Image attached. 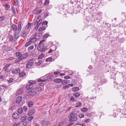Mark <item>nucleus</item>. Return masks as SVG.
Returning a JSON list of instances; mask_svg holds the SVG:
<instances>
[{
  "label": "nucleus",
  "mask_w": 126,
  "mask_h": 126,
  "mask_svg": "<svg viewBox=\"0 0 126 126\" xmlns=\"http://www.w3.org/2000/svg\"><path fill=\"white\" fill-rule=\"evenodd\" d=\"M102 76H101L100 75L97 76L93 80H95V83L93 85L95 87H97L98 86L102 85Z\"/></svg>",
  "instance_id": "f257e3e1"
},
{
  "label": "nucleus",
  "mask_w": 126,
  "mask_h": 126,
  "mask_svg": "<svg viewBox=\"0 0 126 126\" xmlns=\"http://www.w3.org/2000/svg\"><path fill=\"white\" fill-rule=\"evenodd\" d=\"M77 114L76 113H72L68 117L69 118V121L74 122L76 121L77 118Z\"/></svg>",
  "instance_id": "f03ea898"
},
{
  "label": "nucleus",
  "mask_w": 126,
  "mask_h": 126,
  "mask_svg": "<svg viewBox=\"0 0 126 126\" xmlns=\"http://www.w3.org/2000/svg\"><path fill=\"white\" fill-rule=\"evenodd\" d=\"M36 82L33 80H31L29 81V85H27L26 88L27 90H30L33 87L34 85L36 83Z\"/></svg>",
  "instance_id": "7ed1b4c3"
},
{
  "label": "nucleus",
  "mask_w": 126,
  "mask_h": 126,
  "mask_svg": "<svg viewBox=\"0 0 126 126\" xmlns=\"http://www.w3.org/2000/svg\"><path fill=\"white\" fill-rule=\"evenodd\" d=\"M44 44H40V43H39L37 48L38 50L40 51L41 53H43L47 49L45 48H44Z\"/></svg>",
  "instance_id": "20e7f679"
},
{
  "label": "nucleus",
  "mask_w": 126,
  "mask_h": 126,
  "mask_svg": "<svg viewBox=\"0 0 126 126\" xmlns=\"http://www.w3.org/2000/svg\"><path fill=\"white\" fill-rule=\"evenodd\" d=\"M54 76L53 75L52 73H50L48 75L45 76L44 78L45 79V81H49L51 80V79Z\"/></svg>",
  "instance_id": "39448f33"
},
{
  "label": "nucleus",
  "mask_w": 126,
  "mask_h": 126,
  "mask_svg": "<svg viewBox=\"0 0 126 126\" xmlns=\"http://www.w3.org/2000/svg\"><path fill=\"white\" fill-rule=\"evenodd\" d=\"M28 54L27 53H25L23 54H22L18 58L21 61L25 58H26L28 56Z\"/></svg>",
  "instance_id": "423d86ee"
},
{
  "label": "nucleus",
  "mask_w": 126,
  "mask_h": 126,
  "mask_svg": "<svg viewBox=\"0 0 126 126\" xmlns=\"http://www.w3.org/2000/svg\"><path fill=\"white\" fill-rule=\"evenodd\" d=\"M33 64V63L31 61H28V63L26 65V68L27 69L30 68Z\"/></svg>",
  "instance_id": "0eeeda50"
},
{
  "label": "nucleus",
  "mask_w": 126,
  "mask_h": 126,
  "mask_svg": "<svg viewBox=\"0 0 126 126\" xmlns=\"http://www.w3.org/2000/svg\"><path fill=\"white\" fill-rule=\"evenodd\" d=\"M29 94L31 96H33L36 95L37 93L35 91L34 88H33L32 89L31 91L30 92Z\"/></svg>",
  "instance_id": "6e6552de"
},
{
  "label": "nucleus",
  "mask_w": 126,
  "mask_h": 126,
  "mask_svg": "<svg viewBox=\"0 0 126 126\" xmlns=\"http://www.w3.org/2000/svg\"><path fill=\"white\" fill-rule=\"evenodd\" d=\"M66 121H64L60 122L57 123L56 126H60L64 124H66Z\"/></svg>",
  "instance_id": "1a4fd4ad"
},
{
  "label": "nucleus",
  "mask_w": 126,
  "mask_h": 126,
  "mask_svg": "<svg viewBox=\"0 0 126 126\" xmlns=\"http://www.w3.org/2000/svg\"><path fill=\"white\" fill-rule=\"evenodd\" d=\"M22 100V97L21 96H18L16 99V103H19Z\"/></svg>",
  "instance_id": "9d476101"
},
{
  "label": "nucleus",
  "mask_w": 126,
  "mask_h": 126,
  "mask_svg": "<svg viewBox=\"0 0 126 126\" xmlns=\"http://www.w3.org/2000/svg\"><path fill=\"white\" fill-rule=\"evenodd\" d=\"M11 64V63L9 64L6 65L3 68V69L5 72H8L9 70L8 69V68Z\"/></svg>",
  "instance_id": "9b49d317"
},
{
  "label": "nucleus",
  "mask_w": 126,
  "mask_h": 126,
  "mask_svg": "<svg viewBox=\"0 0 126 126\" xmlns=\"http://www.w3.org/2000/svg\"><path fill=\"white\" fill-rule=\"evenodd\" d=\"M20 71V69L19 68H18L13 70L12 73L14 74H17L19 73Z\"/></svg>",
  "instance_id": "f8f14e48"
},
{
  "label": "nucleus",
  "mask_w": 126,
  "mask_h": 126,
  "mask_svg": "<svg viewBox=\"0 0 126 126\" xmlns=\"http://www.w3.org/2000/svg\"><path fill=\"white\" fill-rule=\"evenodd\" d=\"M19 115L17 113L15 112L13 114L12 117L14 119H17L19 118Z\"/></svg>",
  "instance_id": "ddd939ff"
},
{
  "label": "nucleus",
  "mask_w": 126,
  "mask_h": 126,
  "mask_svg": "<svg viewBox=\"0 0 126 126\" xmlns=\"http://www.w3.org/2000/svg\"><path fill=\"white\" fill-rule=\"evenodd\" d=\"M21 25V21H19L18 22V32L19 33H20V31L22 29Z\"/></svg>",
  "instance_id": "4468645a"
},
{
  "label": "nucleus",
  "mask_w": 126,
  "mask_h": 126,
  "mask_svg": "<svg viewBox=\"0 0 126 126\" xmlns=\"http://www.w3.org/2000/svg\"><path fill=\"white\" fill-rule=\"evenodd\" d=\"M35 110L33 109L29 110L28 112V115L29 116H31L35 112Z\"/></svg>",
  "instance_id": "2eb2a0df"
},
{
  "label": "nucleus",
  "mask_w": 126,
  "mask_h": 126,
  "mask_svg": "<svg viewBox=\"0 0 126 126\" xmlns=\"http://www.w3.org/2000/svg\"><path fill=\"white\" fill-rule=\"evenodd\" d=\"M42 35V32H41V33H39L38 34H37V33H35L33 35V37H37V38L38 37H39V39H40V38Z\"/></svg>",
  "instance_id": "dca6fc26"
},
{
  "label": "nucleus",
  "mask_w": 126,
  "mask_h": 126,
  "mask_svg": "<svg viewBox=\"0 0 126 126\" xmlns=\"http://www.w3.org/2000/svg\"><path fill=\"white\" fill-rule=\"evenodd\" d=\"M12 28L14 31L16 32L17 30V27L16 25L14 24H12Z\"/></svg>",
  "instance_id": "f3484780"
},
{
  "label": "nucleus",
  "mask_w": 126,
  "mask_h": 126,
  "mask_svg": "<svg viewBox=\"0 0 126 126\" xmlns=\"http://www.w3.org/2000/svg\"><path fill=\"white\" fill-rule=\"evenodd\" d=\"M23 89H20L17 91L16 93V94L17 95L21 94L23 93Z\"/></svg>",
  "instance_id": "a211bd4d"
},
{
  "label": "nucleus",
  "mask_w": 126,
  "mask_h": 126,
  "mask_svg": "<svg viewBox=\"0 0 126 126\" xmlns=\"http://www.w3.org/2000/svg\"><path fill=\"white\" fill-rule=\"evenodd\" d=\"M39 38H38L37 37L35 38V37H34L32 38L29 39L31 40V42H36L37 39L39 40Z\"/></svg>",
  "instance_id": "6ab92c4d"
},
{
  "label": "nucleus",
  "mask_w": 126,
  "mask_h": 126,
  "mask_svg": "<svg viewBox=\"0 0 126 126\" xmlns=\"http://www.w3.org/2000/svg\"><path fill=\"white\" fill-rule=\"evenodd\" d=\"M70 81L69 80H64L62 81V83L63 85H65L67 84L70 82Z\"/></svg>",
  "instance_id": "aec40b11"
},
{
  "label": "nucleus",
  "mask_w": 126,
  "mask_h": 126,
  "mask_svg": "<svg viewBox=\"0 0 126 126\" xmlns=\"http://www.w3.org/2000/svg\"><path fill=\"white\" fill-rule=\"evenodd\" d=\"M41 124L42 126H44L45 125H48L50 124V123L49 122L47 121H43L41 122Z\"/></svg>",
  "instance_id": "412c9836"
},
{
  "label": "nucleus",
  "mask_w": 126,
  "mask_h": 126,
  "mask_svg": "<svg viewBox=\"0 0 126 126\" xmlns=\"http://www.w3.org/2000/svg\"><path fill=\"white\" fill-rule=\"evenodd\" d=\"M34 89H35V91H36L37 92L41 91L42 90V88L40 87H38L36 88H34Z\"/></svg>",
  "instance_id": "4be33fe9"
},
{
  "label": "nucleus",
  "mask_w": 126,
  "mask_h": 126,
  "mask_svg": "<svg viewBox=\"0 0 126 126\" xmlns=\"http://www.w3.org/2000/svg\"><path fill=\"white\" fill-rule=\"evenodd\" d=\"M34 104L33 102L31 101H29L28 103V106L29 107H31Z\"/></svg>",
  "instance_id": "5701e85b"
},
{
  "label": "nucleus",
  "mask_w": 126,
  "mask_h": 126,
  "mask_svg": "<svg viewBox=\"0 0 126 126\" xmlns=\"http://www.w3.org/2000/svg\"><path fill=\"white\" fill-rule=\"evenodd\" d=\"M21 35L23 37H25L26 35V31L25 30H23L22 32Z\"/></svg>",
  "instance_id": "b1692460"
},
{
  "label": "nucleus",
  "mask_w": 126,
  "mask_h": 126,
  "mask_svg": "<svg viewBox=\"0 0 126 126\" xmlns=\"http://www.w3.org/2000/svg\"><path fill=\"white\" fill-rule=\"evenodd\" d=\"M32 24L29 22L28 24L25 27V29L26 30H28L31 26Z\"/></svg>",
  "instance_id": "393cba45"
},
{
  "label": "nucleus",
  "mask_w": 126,
  "mask_h": 126,
  "mask_svg": "<svg viewBox=\"0 0 126 126\" xmlns=\"http://www.w3.org/2000/svg\"><path fill=\"white\" fill-rule=\"evenodd\" d=\"M26 75V73L24 71H22L19 74V76L20 77H22Z\"/></svg>",
  "instance_id": "a878e982"
},
{
  "label": "nucleus",
  "mask_w": 126,
  "mask_h": 126,
  "mask_svg": "<svg viewBox=\"0 0 126 126\" xmlns=\"http://www.w3.org/2000/svg\"><path fill=\"white\" fill-rule=\"evenodd\" d=\"M62 79H56L54 80V81L55 82L60 83L62 82Z\"/></svg>",
  "instance_id": "bb28decb"
},
{
  "label": "nucleus",
  "mask_w": 126,
  "mask_h": 126,
  "mask_svg": "<svg viewBox=\"0 0 126 126\" xmlns=\"http://www.w3.org/2000/svg\"><path fill=\"white\" fill-rule=\"evenodd\" d=\"M81 103L80 102L78 101L76 103V106L75 107L77 108L80 107L81 106Z\"/></svg>",
  "instance_id": "cd10ccee"
},
{
  "label": "nucleus",
  "mask_w": 126,
  "mask_h": 126,
  "mask_svg": "<svg viewBox=\"0 0 126 126\" xmlns=\"http://www.w3.org/2000/svg\"><path fill=\"white\" fill-rule=\"evenodd\" d=\"M79 90V88L78 87H73L72 88V91L74 92H76Z\"/></svg>",
  "instance_id": "c85d7f7f"
},
{
  "label": "nucleus",
  "mask_w": 126,
  "mask_h": 126,
  "mask_svg": "<svg viewBox=\"0 0 126 126\" xmlns=\"http://www.w3.org/2000/svg\"><path fill=\"white\" fill-rule=\"evenodd\" d=\"M19 114H21L23 112V109L22 108H20L18 109L17 110Z\"/></svg>",
  "instance_id": "c756f323"
},
{
  "label": "nucleus",
  "mask_w": 126,
  "mask_h": 126,
  "mask_svg": "<svg viewBox=\"0 0 126 126\" xmlns=\"http://www.w3.org/2000/svg\"><path fill=\"white\" fill-rule=\"evenodd\" d=\"M81 111L83 112H85L88 111V109L85 108H83L81 109Z\"/></svg>",
  "instance_id": "7c9ffc66"
},
{
  "label": "nucleus",
  "mask_w": 126,
  "mask_h": 126,
  "mask_svg": "<svg viewBox=\"0 0 126 126\" xmlns=\"http://www.w3.org/2000/svg\"><path fill=\"white\" fill-rule=\"evenodd\" d=\"M9 36L10 41L11 42H12L14 40L13 37L11 35H9Z\"/></svg>",
  "instance_id": "2f4dec72"
},
{
  "label": "nucleus",
  "mask_w": 126,
  "mask_h": 126,
  "mask_svg": "<svg viewBox=\"0 0 126 126\" xmlns=\"http://www.w3.org/2000/svg\"><path fill=\"white\" fill-rule=\"evenodd\" d=\"M46 29L45 28L44 26H42L38 30L39 32H41L42 31H44Z\"/></svg>",
  "instance_id": "473e14b6"
},
{
  "label": "nucleus",
  "mask_w": 126,
  "mask_h": 126,
  "mask_svg": "<svg viewBox=\"0 0 126 126\" xmlns=\"http://www.w3.org/2000/svg\"><path fill=\"white\" fill-rule=\"evenodd\" d=\"M13 78L11 77L9 78V79L7 80V81L9 83H10L13 82Z\"/></svg>",
  "instance_id": "72a5a7b5"
},
{
  "label": "nucleus",
  "mask_w": 126,
  "mask_h": 126,
  "mask_svg": "<svg viewBox=\"0 0 126 126\" xmlns=\"http://www.w3.org/2000/svg\"><path fill=\"white\" fill-rule=\"evenodd\" d=\"M45 56V55L44 54H41L38 57V59H40L44 57Z\"/></svg>",
  "instance_id": "f704fd0d"
},
{
  "label": "nucleus",
  "mask_w": 126,
  "mask_h": 126,
  "mask_svg": "<svg viewBox=\"0 0 126 126\" xmlns=\"http://www.w3.org/2000/svg\"><path fill=\"white\" fill-rule=\"evenodd\" d=\"M21 53L20 52H16L15 53V55L17 58H18L21 55Z\"/></svg>",
  "instance_id": "c9c22d12"
},
{
  "label": "nucleus",
  "mask_w": 126,
  "mask_h": 126,
  "mask_svg": "<svg viewBox=\"0 0 126 126\" xmlns=\"http://www.w3.org/2000/svg\"><path fill=\"white\" fill-rule=\"evenodd\" d=\"M14 36L15 39H18V36L17 32H15L14 33Z\"/></svg>",
  "instance_id": "e433bc0d"
},
{
  "label": "nucleus",
  "mask_w": 126,
  "mask_h": 126,
  "mask_svg": "<svg viewBox=\"0 0 126 126\" xmlns=\"http://www.w3.org/2000/svg\"><path fill=\"white\" fill-rule=\"evenodd\" d=\"M29 98V95L27 94L24 95L23 96V98L25 99L26 100Z\"/></svg>",
  "instance_id": "4c0bfd02"
},
{
  "label": "nucleus",
  "mask_w": 126,
  "mask_h": 126,
  "mask_svg": "<svg viewBox=\"0 0 126 126\" xmlns=\"http://www.w3.org/2000/svg\"><path fill=\"white\" fill-rule=\"evenodd\" d=\"M80 95L79 92H77L75 94H74V95L75 96V97H79Z\"/></svg>",
  "instance_id": "58836bf2"
},
{
  "label": "nucleus",
  "mask_w": 126,
  "mask_h": 126,
  "mask_svg": "<svg viewBox=\"0 0 126 126\" xmlns=\"http://www.w3.org/2000/svg\"><path fill=\"white\" fill-rule=\"evenodd\" d=\"M42 62V60H40L38 62L36 63V65H38L41 64Z\"/></svg>",
  "instance_id": "ea45409f"
},
{
  "label": "nucleus",
  "mask_w": 126,
  "mask_h": 126,
  "mask_svg": "<svg viewBox=\"0 0 126 126\" xmlns=\"http://www.w3.org/2000/svg\"><path fill=\"white\" fill-rule=\"evenodd\" d=\"M31 40L29 39V41L27 43L25 44V46L26 47H27L28 46L30 45L31 43Z\"/></svg>",
  "instance_id": "a19ab883"
},
{
  "label": "nucleus",
  "mask_w": 126,
  "mask_h": 126,
  "mask_svg": "<svg viewBox=\"0 0 126 126\" xmlns=\"http://www.w3.org/2000/svg\"><path fill=\"white\" fill-rule=\"evenodd\" d=\"M84 115L83 113H81L78 115V116L80 118H82L84 117Z\"/></svg>",
  "instance_id": "79ce46f5"
},
{
  "label": "nucleus",
  "mask_w": 126,
  "mask_h": 126,
  "mask_svg": "<svg viewBox=\"0 0 126 126\" xmlns=\"http://www.w3.org/2000/svg\"><path fill=\"white\" fill-rule=\"evenodd\" d=\"M95 14L97 15L100 16L102 14V13L100 11H97L95 13Z\"/></svg>",
  "instance_id": "37998d69"
},
{
  "label": "nucleus",
  "mask_w": 126,
  "mask_h": 126,
  "mask_svg": "<svg viewBox=\"0 0 126 126\" xmlns=\"http://www.w3.org/2000/svg\"><path fill=\"white\" fill-rule=\"evenodd\" d=\"M11 9L14 14L15 15L16 14V13L15 7H12Z\"/></svg>",
  "instance_id": "c03bdc74"
},
{
  "label": "nucleus",
  "mask_w": 126,
  "mask_h": 126,
  "mask_svg": "<svg viewBox=\"0 0 126 126\" xmlns=\"http://www.w3.org/2000/svg\"><path fill=\"white\" fill-rule=\"evenodd\" d=\"M49 36V35L48 34H45L43 37V38L45 39L48 37Z\"/></svg>",
  "instance_id": "a18cd8bd"
},
{
  "label": "nucleus",
  "mask_w": 126,
  "mask_h": 126,
  "mask_svg": "<svg viewBox=\"0 0 126 126\" xmlns=\"http://www.w3.org/2000/svg\"><path fill=\"white\" fill-rule=\"evenodd\" d=\"M107 81L106 79H104V77H102V84L104 83H106Z\"/></svg>",
  "instance_id": "49530a36"
},
{
  "label": "nucleus",
  "mask_w": 126,
  "mask_h": 126,
  "mask_svg": "<svg viewBox=\"0 0 126 126\" xmlns=\"http://www.w3.org/2000/svg\"><path fill=\"white\" fill-rule=\"evenodd\" d=\"M52 58L51 57L49 58H48L46 60V62H48L52 60Z\"/></svg>",
  "instance_id": "de8ad7c7"
},
{
  "label": "nucleus",
  "mask_w": 126,
  "mask_h": 126,
  "mask_svg": "<svg viewBox=\"0 0 126 126\" xmlns=\"http://www.w3.org/2000/svg\"><path fill=\"white\" fill-rule=\"evenodd\" d=\"M14 1L15 4V5L16 6H17L18 4L17 0H14Z\"/></svg>",
  "instance_id": "09e8293b"
},
{
  "label": "nucleus",
  "mask_w": 126,
  "mask_h": 126,
  "mask_svg": "<svg viewBox=\"0 0 126 126\" xmlns=\"http://www.w3.org/2000/svg\"><path fill=\"white\" fill-rule=\"evenodd\" d=\"M33 48H34V46H32L29 47V48L28 49V50H30V51L31 50H32V49H33Z\"/></svg>",
  "instance_id": "8fccbe9b"
},
{
  "label": "nucleus",
  "mask_w": 126,
  "mask_h": 126,
  "mask_svg": "<svg viewBox=\"0 0 126 126\" xmlns=\"http://www.w3.org/2000/svg\"><path fill=\"white\" fill-rule=\"evenodd\" d=\"M49 2L47 0H46L45 1L44 5H47L49 4Z\"/></svg>",
  "instance_id": "3c124183"
},
{
  "label": "nucleus",
  "mask_w": 126,
  "mask_h": 126,
  "mask_svg": "<svg viewBox=\"0 0 126 126\" xmlns=\"http://www.w3.org/2000/svg\"><path fill=\"white\" fill-rule=\"evenodd\" d=\"M5 17L4 16H2L0 17V22L2 21L5 19Z\"/></svg>",
  "instance_id": "603ef678"
},
{
  "label": "nucleus",
  "mask_w": 126,
  "mask_h": 126,
  "mask_svg": "<svg viewBox=\"0 0 126 126\" xmlns=\"http://www.w3.org/2000/svg\"><path fill=\"white\" fill-rule=\"evenodd\" d=\"M15 58L13 57H12L9 58L7 59V60L8 61H13L14 59H15Z\"/></svg>",
  "instance_id": "864d4df0"
},
{
  "label": "nucleus",
  "mask_w": 126,
  "mask_h": 126,
  "mask_svg": "<svg viewBox=\"0 0 126 126\" xmlns=\"http://www.w3.org/2000/svg\"><path fill=\"white\" fill-rule=\"evenodd\" d=\"M48 23V22L47 21H44V22L42 23V25H47Z\"/></svg>",
  "instance_id": "5fc2aeb1"
},
{
  "label": "nucleus",
  "mask_w": 126,
  "mask_h": 126,
  "mask_svg": "<svg viewBox=\"0 0 126 126\" xmlns=\"http://www.w3.org/2000/svg\"><path fill=\"white\" fill-rule=\"evenodd\" d=\"M60 72L58 71H55L54 72V74L56 75L57 76L60 73Z\"/></svg>",
  "instance_id": "6e6d98bb"
},
{
  "label": "nucleus",
  "mask_w": 126,
  "mask_h": 126,
  "mask_svg": "<svg viewBox=\"0 0 126 126\" xmlns=\"http://www.w3.org/2000/svg\"><path fill=\"white\" fill-rule=\"evenodd\" d=\"M23 109L25 111H27L28 110L27 107L26 106H24L23 107Z\"/></svg>",
  "instance_id": "4d7b16f0"
},
{
  "label": "nucleus",
  "mask_w": 126,
  "mask_h": 126,
  "mask_svg": "<svg viewBox=\"0 0 126 126\" xmlns=\"http://www.w3.org/2000/svg\"><path fill=\"white\" fill-rule=\"evenodd\" d=\"M70 100L71 101L73 102H74L75 101V100L74 98V97L73 96H72L70 98Z\"/></svg>",
  "instance_id": "13d9d810"
},
{
  "label": "nucleus",
  "mask_w": 126,
  "mask_h": 126,
  "mask_svg": "<svg viewBox=\"0 0 126 126\" xmlns=\"http://www.w3.org/2000/svg\"><path fill=\"white\" fill-rule=\"evenodd\" d=\"M37 81L38 82H41V81H44L45 82V79L44 78V80H42L41 78H40L39 79H38L37 80Z\"/></svg>",
  "instance_id": "bf43d9fd"
},
{
  "label": "nucleus",
  "mask_w": 126,
  "mask_h": 126,
  "mask_svg": "<svg viewBox=\"0 0 126 126\" xmlns=\"http://www.w3.org/2000/svg\"><path fill=\"white\" fill-rule=\"evenodd\" d=\"M38 8H37L35 9L33 11V13L34 14H36V13L37 11L38 10Z\"/></svg>",
  "instance_id": "052dcab7"
},
{
  "label": "nucleus",
  "mask_w": 126,
  "mask_h": 126,
  "mask_svg": "<svg viewBox=\"0 0 126 126\" xmlns=\"http://www.w3.org/2000/svg\"><path fill=\"white\" fill-rule=\"evenodd\" d=\"M54 55L56 56V57H57L59 55L58 52H56L55 53Z\"/></svg>",
  "instance_id": "680f3d73"
},
{
  "label": "nucleus",
  "mask_w": 126,
  "mask_h": 126,
  "mask_svg": "<svg viewBox=\"0 0 126 126\" xmlns=\"http://www.w3.org/2000/svg\"><path fill=\"white\" fill-rule=\"evenodd\" d=\"M90 119H87L84 122L86 123H88L90 122Z\"/></svg>",
  "instance_id": "e2e57ef3"
},
{
  "label": "nucleus",
  "mask_w": 126,
  "mask_h": 126,
  "mask_svg": "<svg viewBox=\"0 0 126 126\" xmlns=\"http://www.w3.org/2000/svg\"><path fill=\"white\" fill-rule=\"evenodd\" d=\"M69 86L68 85H65V86H63V88L64 89H66L67 88H68V87H69Z\"/></svg>",
  "instance_id": "0e129e2a"
},
{
  "label": "nucleus",
  "mask_w": 126,
  "mask_h": 126,
  "mask_svg": "<svg viewBox=\"0 0 126 126\" xmlns=\"http://www.w3.org/2000/svg\"><path fill=\"white\" fill-rule=\"evenodd\" d=\"M28 124V123L27 122H24L23 124V126H27Z\"/></svg>",
  "instance_id": "69168bd1"
},
{
  "label": "nucleus",
  "mask_w": 126,
  "mask_h": 126,
  "mask_svg": "<svg viewBox=\"0 0 126 126\" xmlns=\"http://www.w3.org/2000/svg\"><path fill=\"white\" fill-rule=\"evenodd\" d=\"M6 7V10H8L9 9V5L8 4H5V5Z\"/></svg>",
  "instance_id": "338daca9"
},
{
  "label": "nucleus",
  "mask_w": 126,
  "mask_h": 126,
  "mask_svg": "<svg viewBox=\"0 0 126 126\" xmlns=\"http://www.w3.org/2000/svg\"><path fill=\"white\" fill-rule=\"evenodd\" d=\"M73 124V123L71 122L70 123H69L67 125V126H71Z\"/></svg>",
  "instance_id": "774afa93"
}]
</instances>
